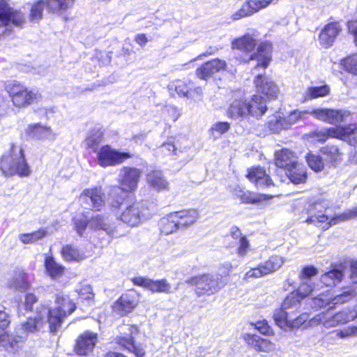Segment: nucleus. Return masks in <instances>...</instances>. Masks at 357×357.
<instances>
[{
	"label": "nucleus",
	"instance_id": "nucleus-2",
	"mask_svg": "<svg viewBox=\"0 0 357 357\" xmlns=\"http://www.w3.org/2000/svg\"><path fill=\"white\" fill-rule=\"evenodd\" d=\"M328 208L329 204L325 200H319L310 204L307 209L308 217L305 222L308 224H313L326 231L333 225L357 217V206L333 218H330L326 214Z\"/></svg>",
	"mask_w": 357,
	"mask_h": 357
},
{
	"label": "nucleus",
	"instance_id": "nucleus-45",
	"mask_svg": "<svg viewBox=\"0 0 357 357\" xmlns=\"http://www.w3.org/2000/svg\"><path fill=\"white\" fill-rule=\"evenodd\" d=\"M46 234L47 231L45 230L39 229L32 233L21 234L19 235V239L24 244L33 243L45 236Z\"/></svg>",
	"mask_w": 357,
	"mask_h": 357
},
{
	"label": "nucleus",
	"instance_id": "nucleus-29",
	"mask_svg": "<svg viewBox=\"0 0 357 357\" xmlns=\"http://www.w3.org/2000/svg\"><path fill=\"white\" fill-rule=\"evenodd\" d=\"M146 179L149 185L158 191L168 189V182L160 170H153L149 173Z\"/></svg>",
	"mask_w": 357,
	"mask_h": 357
},
{
	"label": "nucleus",
	"instance_id": "nucleus-20",
	"mask_svg": "<svg viewBox=\"0 0 357 357\" xmlns=\"http://www.w3.org/2000/svg\"><path fill=\"white\" fill-rule=\"evenodd\" d=\"M247 177L251 182L255 183L258 188H268L273 185L270 176L260 167H252L248 169Z\"/></svg>",
	"mask_w": 357,
	"mask_h": 357
},
{
	"label": "nucleus",
	"instance_id": "nucleus-48",
	"mask_svg": "<svg viewBox=\"0 0 357 357\" xmlns=\"http://www.w3.org/2000/svg\"><path fill=\"white\" fill-rule=\"evenodd\" d=\"M306 160L309 167L315 172H321L324 169V162L320 155L308 153Z\"/></svg>",
	"mask_w": 357,
	"mask_h": 357
},
{
	"label": "nucleus",
	"instance_id": "nucleus-33",
	"mask_svg": "<svg viewBox=\"0 0 357 357\" xmlns=\"http://www.w3.org/2000/svg\"><path fill=\"white\" fill-rule=\"evenodd\" d=\"M301 300L298 293L293 291L285 298L281 307L278 310L295 313L300 307Z\"/></svg>",
	"mask_w": 357,
	"mask_h": 357
},
{
	"label": "nucleus",
	"instance_id": "nucleus-19",
	"mask_svg": "<svg viewBox=\"0 0 357 357\" xmlns=\"http://www.w3.org/2000/svg\"><path fill=\"white\" fill-rule=\"evenodd\" d=\"M341 30V26L337 22L326 24L319 33L320 45L325 48L331 47Z\"/></svg>",
	"mask_w": 357,
	"mask_h": 357
},
{
	"label": "nucleus",
	"instance_id": "nucleus-39",
	"mask_svg": "<svg viewBox=\"0 0 357 357\" xmlns=\"http://www.w3.org/2000/svg\"><path fill=\"white\" fill-rule=\"evenodd\" d=\"M247 102L250 103L252 106L253 110H255L256 114H249V116L259 118L264 115L266 111V104L264 98L260 96L254 95L250 100Z\"/></svg>",
	"mask_w": 357,
	"mask_h": 357
},
{
	"label": "nucleus",
	"instance_id": "nucleus-26",
	"mask_svg": "<svg viewBox=\"0 0 357 357\" xmlns=\"http://www.w3.org/2000/svg\"><path fill=\"white\" fill-rule=\"evenodd\" d=\"M349 125L346 126H341L337 128H331L317 132V136L319 142H324L328 137H335L340 139L346 142V137L350 135V132H347Z\"/></svg>",
	"mask_w": 357,
	"mask_h": 357
},
{
	"label": "nucleus",
	"instance_id": "nucleus-8",
	"mask_svg": "<svg viewBox=\"0 0 357 357\" xmlns=\"http://www.w3.org/2000/svg\"><path fill=\"white\" fill-rule=\"evenodd\" d=\"M130 158V153L119 152L109 145L102 146L97 153L98 164L103 167L115 166Z\"/></svg>",
	"mask_w": 357,
	"mask_h": 357
},
{
	"label": "nucleus",
	"instance_id": "nucleus-10",
	"mask_svg": "<svg viewBox=\"0 0 357 357\" xmlns=\"http://www.w3.org/2000/svg\"><path fill=\"white\" fill-rule=\"evenodd\" d=\"M13 104L23 107L38 102L41 96L38 91H28L24 86L15 85L10 91Z\"/></svg>",
	"mask_w": 357,
	"mask_h": 357
},
{
	"label": "nucleus",
	"instance_id": "nucleus-41",
	"mask_svg": "<svg viewBox=\"0 0 357 357\" xmlns=\"http://www.w3.org/2000/svg\"><path fill=\"white\" fill-rule=\"evenodd\" d=\"M137 303L133 297L129 294L122 295L116 302L115 307L123 313H128L135 308Z\"/></svg>",
	"mask_w": 357,
	"mask_h": 357
},
{
	"label": "nucleus",
	"instance_id": "nucleus-24",
	"mask_svg": "<svg viewBox=\"0 0 357 357\" xmlns=\"http://www.w3.org/2000/svg\"><path fill=\"white\" fill-rule=\"evenodd\" d=\"M296 162L297 158L291 151L287 149H282L280 151H275V165L276 167L284 169L285 171Z\"/></svg>",
	"mask_w": 357,
	"mask_h": 357
},
{
	"label": "nucleus",
	"instance_id": "nucleus-6",
	"mask_svg": "<svg viewBox=\"0 0 357 357\" xmlns=\"http://www.w3.org/2000/svg\"><path fill=\"white\" fill-rule=\"evenodd\" d=\"M8 1L0 0V36L10 32L12 25L22 26L25 22L24 14L12 8Z\"/></svg>",
	"mask_w": 357,
	"mask_h": 357
},
{
	"label": "nucleus",
	"instance_id": "nucleus-61",
	"mask_svg": "<svg viewBox=\"0 0 357 357\" xmlns=\"http://www.w3.org/2000/svg\"><path fill=\"white\" fill-rule=\"evenodd\" d=\"M266 275L264 273L263 268L261 265H259L258 267L251 268L248 271L244 276L245 280H249L250 278H258Z\"/></svg>",
	"mask_w": 357,
	"mask_h": 357
},
{
	"label": "nucleus",
	"instance_id": "nucleus-47",
	"mask_svg": "<svg viewBox=\"0 0 357 357\" xmlns=\"http://www.w3.org/2000/svg\"><path fill=\"white\" fill-rule=\"evenodd\" d=\"M239 197L243 202L247 204L260 203L268 198L266 195L256 194L250 191L241 192Z\"/></svg>",
	"mask_w": 357,
	"mask_h": 357
},
{
	"label": "nucleus",
	"instance_id": "nucleus-30",
	"mask_svg": "<svg viewBox=\"0 0 357 357\" xmlns=\"http://www.w3.org/2000/svg\"><path fill=\"white\" fill-rule=\"evenodd\" d=\"M256 45V40L249 34L235 39L231 43L232 48L237 49L246 54L252 52Z\"/></svg>",
	"mask_w": 357,
	"mask_h": 357
},
{
	"label": "nucleus",
	"instance_id": "nucleus-64",
	"mask_svg": "<svg viewBox=\"0 0 357 357\" xmlns=\"http://www.w3.org/2000/svg\"><path fill=\"white\" fill-rule=\"evenodd\" d=\"M239 246L237 250L238 255L240 257H245L248 252L250 244L246 237L241 238V240L238 241Z\"/></svg>",
	"mask_w": 357,
	"mask_h": 357
},
{
	"label": "nucleus",
	"instance_id": "nucleus-25",
	"mask_svg": "<svg viewBox=\"0 0 357 357\" xmlns=\"http://www.w3.org/2000/svg\"><path fill=\"white\" fill-rule=\"evenodd\" d=\"M26 132L30 137L38 139L54 140L56 136L50 127L43 126L40 123L29 125Z\"/></svg>",
	"mask_w": 357,
	"mask_h": 357
},
{
	"label": "nucleus",
	"instance_id": "nucleus-1",
	"mask_svg": "<svg viewBox=\"0 0 357 357\" xmlns=\"http://www.w3.org/2000/svg\"><path fill=\"white\" fill-rule=\"evenodd\" d=\"M56 303L58 306L52 310L45 305L37 307L36 317H29L16 328V336L20 341H23L29 333L39 332L46 321L49 323L50 332L56 333L63 319L71 314L76 308L75 304L67 296H57Z\"/></svg>",
	"mask_w": 357,
	"mask_h": 357
},
{
	"label": "nucleus",
	"instance_id": "nucleus-58",
	"mask_svg": "<svg viewBox=\"0 0 357 357\" xmlns=\"http://www.w3.org/2000/svg\"><path fill=\"white\" fill-rule=\"evenodd\" d=\"M318 270L313 266H305L299 274L301 280H310L312 277L317 275Z\"/></svg>",
	"mask_w": 357,
	"mask_h": 357
},
{
	"label": "nucleus",
	"instance_id": "nucleus-53",
	"mask_svg": "<svg viewBox=\"0 0 357 357\" xmlns=\"http://www.w3.org/2000/svg\"><path fill=\"white\" fill-rule=\"evenodd\" d=\"M102 141L101 134L97 132L94 135H90L86 139V145L88 148L92 149L94 152L98 153L99 149L98 145Z\"/></svg>",
	"mask_w": 357,
	"mask_h": 357
},
{
	"label": "nucleus",
	"instance_id": "nucleus-44",
	"mask_svg": "<svg viewBox=\"0 0 357 357\" xmlns=\"http://www.w3.org/2000/svg\"><path fill=\"white\" fill-rule=\"evenodd\" d=\"M46 6V1L38 0L34 3L30 10L29 20L31 22H38L43 17V13Z\"/></svg>",
	"mask_w": 357,
	"mask_h": 357
},
{
	"label": "nucleus",
	"instance_id": "nucleus-32",
	"mask_svg": "<svg viewBox=\"0 0 357 357\" xmlns=\"http://www.w3.org/2000/svg\"><path fill=\"white\" fill-rule=\"evenodd\" d=\"M321 153L324 156L325 160L332 166H335L342 161V153L336 146H324L321 149Z\"/></svg>",
	"mask_w": 357,
	"mask_h": 357
},
{
	"label": "nucleus",
	"instance_id": "nucleus-13",
	"mask_svg": "<svg viewBox=\"0 0 357 357\" xmlns=\"http://www.w3.org/2000/svg\"><path fill=\"white\" fill-rule=\"evenodd\" d=\"M134 284L142 287L152 292L169 294L172 285L166 279L152 280L146 277H135L132 280Z\"/></svg>",
	"mask_w": 357,
	"mask_h": 357
},
{
	"label": "nucleus",
	"instance_id": "nucleus-63",
	"mask_svg": "<svg viewBox=\"0 0 357 357\" xmlns=\"http://www.w3.org/2000/svg\"><path fill=\"white\" fill-rule=\"evenodd\" d=\"M337 336L340 338H347L353 336H357V327L351 326L344 328L337 333Z\"/></svg>",
	"mask_w": 357,
	"mask_h": 357
},
{
	"label": "nucleus",
	"instance_id": "nucleus-57",
	"mask_svg": "<svg viewBox=\"0 0 357 357\" xmlns=\"http://www.w3.org/2000/svg\"><path fill=\"white\" fill-rule=\"evenodd\" d=\"M348 131L350 135L346 137V142L349 144L357 147V124H349Z\"/></svg>",
	"mask_w": 357,
	"mask_h": 357
},
{
	"label": "nucleus",
	"instance_id": "nucleus-62",
	"mask_svg": "<svg viewBox=\"0 0 357 357\" xmlns=\"http://www.w3.org/2000/svg\"><path fill=\"white\" fill-rule=\"evenodd\" d=\"M175 145L171 142H165L159 147V151L165 155H171L175 153Z\"/></svg>",
	"mask_w": 357,
	"mask_h": 357
},
{
	"label": "nucleus",
	"instance_id": "nucleus-21",
	"mask_svg": "<svg viewBox=\"0 0 357 357\" xmlns=\"http://www.w3.org/2000/svg\"><path fill=\"white\" fill-rule=\"evenodd\" d=\"M255 83L259 93L270 98L276 97L278 93V88L268 77L259 75L256 77Z\"/></svg>",
	"mask_w": 357,
	"mask_h": 357
},
{
	"label": "nucleus",
	"instance_id": "nucleus-4",
	"mask_svg": "<svg viewBox=\"0 0 357 357\" xmlns=\"http://www.w3.org/2000/svg\"><path fill=\"white\" fill-rule=\"evenodd\" d=\"M141 171L135 167H123L120 174V186L110 188L109 195L111 199V205L118 208L122 204L126 196V191H133L137 187L141 176Z\"/></svg>",
	"mask_w": 357,
	"mask_h": 357
},
{
	"label": "nucleus",
	"instance_id": "nucleus-37",
	"mask_svg": "<svg viewBox=\"0 0 357 357\" xmlns=\"http://www.w3.org/2000/svg\"><path fill=\"white\" fill-rule=\"evenodd\" d=\"M343 275L341 270L333 269L321 275V282L326 287H331L339 283L342 280Z\"/></svg>",
	"mask_w": 357,
	"mask_h": 357
},
{
	"label": "nucleus",
	"instance_id": "nucleus-34",
	"mask_svg": "<svg viewBox=\"0 0 357 357\" xmlns=\"http://www.w3.org/2000/svg\"><path fill=\"white\" fill-rule=\"evenodd\" d=\"M8 285L10 289L22 292L26 291L29 288L27 274L24 272L15 273L14 277L9 282Z\"/></svg>",
	"mask_w": 357,
	"mask_h": 357
},
{
	"label": "nucleus",
	"instance_id": "nucleus-17",
	"mask_svg": "<svg viewBox=\"0 0 357 357\" xmlns=\"http://www.w3.org/2000/svg\"><path fill=\"white\" fill-rule=\"evenodd\" d=\"M97 342V334L86 331L78 336L74 347V351L79 356H86L91 352Z\"/></svg>",
	"mask_w": 357,
	"mask_h": 357
},
{
	"label": "nucleus",
	"instance_id": "nucleus-51",
	"mask_svg": "<svg viewBox=\"0 0 357 357\" xmlns=\"http://www.w3.org/2000/svg\"><path fill=\"white\" fill-rule=\"evenodd\" d=\"M342 64L347 71L357 75V54L343 59Z\"/></svg>",
	"mask_w": 357,
	"mask_h": 357
},
{
	"label": "nucleus",
	"instance_id": "nucleus-3",
	"mask_svg": "<svg viewBox=\"0 0 357 357\" xmlns=\"http://www.w3.org/2000/svg\"><path fill=\"white\" fill-rule=\"evenodd\" d=\"M0 169L6 176L17 175L20 177H28L31 173L25 159L24 150L20 146L14 144H11L9 152L1 157Z\"/></svg>",
	"mask_w": 357,
	"mask_h": 357
},
{
	"label": "nucleus",
	"instance_id": "nucleus-5",
	"mask_svg": "<svg viewBox=\"0 0 357 357\" xmlns=\"http://www.w3.org/2000/svg\"><path fill=\"white\" fill-rule=\"evenodd\" d=\"M185 283L195 286V294L200 297L218 293L226 285L227 282L220 274L204 273L187 279Z\"/></svg>",
	"mask_w": 357,
	"mask_h": 357
},
{
	"label": "nucleus",
	"instance_id": "nucleus-31",
	"mask_svg": "<svg viewBox=\"0 0 357 357\" xmlns=\"http://www.w3.org/2000/svg\"><path fill=\"white\" fill-rule=\"evenodd\" d=\"M356 317L355 312L352 311H342L336 313L331 318L326 320L324 325L326 328L335 327L338 324H342L354 320Z\"/></svg>",
	"mask_w": 357,
	"mask_h": 357
},
{
	"label": "nucleus",
	"instance_id": "nucleus-38",
	"mask_svg": "<svg viewBox=\"0 0 357 357\" xmlns=\"http://www.w3.org/2000/svg\"><path fill=\"white\" fill-rule=\"evenodd\" d=\"M120 344L126 349L132 352L136 357H143L145 354L144 348L141 345H136L131 335L122 337L120 340Z\"/></svg>",
	"mask_w": 357,
	"mask_h": 357
},
{
	"label": "nucleus",
	"instance_id": "nucleus-56",
	"mask_svg": "<svg viewBox=\"0 0 357 357\" xmlns=\"http://www.w3.org/2000/svg\"><path fill=\"white\" fill-rule=\"evenodd\" d=\"M312 291V286L311 282L309 280L306 282L302 280V283L296 292L298 293V295L303 300L304 298L310 295Z\"/></svg>",
	"mask_w": 357,
	"mask_h": 357
},
{
	"label": "nucleus",
	"instance_id": "nucleus-15",
	"mask_svg": "<svg viewBox=\"0 0 357 357\" xmlns=\"http://www.w3.org/2000/svg\"><path fill=\"white\" fill-rule=\"evenodd\" d=\"M250 103L247 100H234L229 106L227 113L229 118L235 120L246 119L249 114H256Z\"/></svg>",
	"mask_w": 357,
	"mask_h": 357
},
{
	"label": "nucleus",
	"instance_id": "nucleus-35",
	"mask_svg": "<svg viewBox=\"0 0 357 357\" xmlns=\"http://www.w3.org/2000/svg\"><path fill=\"white\" fill-rule=\"evenodd\" d=\"M159 226L161 232L165 235L170 234L179 229L173 213L162 218L160 220Z\"/></svg>",
	"mask_w": 357,
	"mask_h": 357
},
{
	"label": "nucleus",
	"instance_id": "nucleus-28",
	"mask_svg": "<svg viewBox=\"0 0 357 357\" xmlns=\"http://www.w3.org/2000/svg\"><path fill=\"white\" fill-rule=\"evenodd\" d=\"M285 174L294 184L303 183L307 179V172L302 164L298 162L285 170Z\"/></svg>",
	"mask_w": 357,
	"mask_h": 357
},
{
	"label": "nucleus",
	"instance_id": "nucleus-11",
	"mask_svg": "<svg viewBox=\"0 0 357 357\" xmlns=\"http://www.w3.org/2000/svg\"><path fill=\"white\" fill-rule=\"evenodd\" d=\"M278 0H246L242 4L241 8L232 14L234 20H238L243 17L252 15L261 9L266 8L269 5L276 3Z\"/></svg>",
	"mask_w": 357,
	"mask_h": 357
},
{
	"label": "nucleus",
	"instance_id": "nucleus-40",
	"mask_svg": "<svg viewBox=\"0 0 357 357\" xmlns=\"http://www.w3.org/2000/svg\"><path fill=\"white\" fill-rule=\"evenodd\" d=\"M45 268L52 278H60L63 273V267L57 264L52 257H48L45 261Z\"/></svg>",
	"mask_w": 357,
	"mask_h": 357
},
{
	"label": "nucleus",
	"instance_id": "nucleus-52",
	"mask_svg": "<svg viewBox=\"0 0 357 357\" xmlns=\"http://www.w3.org/2000/svg\"><path fill=\"white\" fill-rule=\"evenodd\" d=\"M77 292L81 299L89 301L93 299L94 294L92 291V287L86 283H81L80 287L77 289Z\"/></svg>",
	"mask_w": 357,
	"mask_h": 357
},
{
	"label": "nucleus",
	"instance_id": "nucleus-49",
	"mask_svg": "<svg viewBox=\"0 0 357 357\" xmlns=\"http://www.w3.org/2000/svg\"><path fill=\"white\" fill-rule=\"evenodd\" d=\"M172 86L174 87L178 96L187 97L190 90L192 89V83L190 81L186 82L181 80H176L172 82Z\"/></svg>",
	"mask_w": 357,
	"mask_h": 357
},
{
	"label": "nucleus",
	"instance_id": "nucleus-18",
	"mask_svg": "<svg viewBox=\"0 0 357 357\" xmlns=\"http://www.w3.org/2000/svg\"><path fill=\"white\" fill-rule=\"evenodd\" d=\"M227 66L225 61L221 59H213L206 62L196 70L197 77L202 79H207L213 74L224 70Z\"/></svg>",
	"mask_w": 357,
	"mask_h": 357
},
{
	"label": "nucleus",
	"instance_id": "nucleus-43",
	"mask_svg": "<svg viewBox=\"0 0 357 357\" xmlns=\"http://www.w3.org/2000/svg\"><path fill=\"white\" fill-rule=\"evenodd\" d=\"M330 92V89L327 85L320 86H311L307 88L305 100L314 99L327 96Z\"/></svg>",
	"mask_w": 357,
	"mask_h": 357
},
{
	"label": "nucleus",
	"instance_id": "nucleus-16",
	"mask_svg": "<svg viewBox=\"0 0 357 357\" xmlns=\"http://www.w3.org/2000/svg\"><path fill=\"white\" fill-rule=\"evenodd\" d=\"M272 46L267 42L261 43L257 47V52L251 54L243 59L245 62L250 61H257L255 68L261 66L264 68L268 67L271 58Z\"/></svg>",
	"mask_w": 357,
	"mask_h": 357
},
{
	"label": "nucleus",
	"instance_id": "nucleus-14",
	"mask_svg": "<svg viewBox=\"0 0 357 357\" xmlns=\"http://www.w3.org/2000/svg\"><path fill=\"white\" fill-rule=\"evenodd\" d=\"M145 208L140 202H135L126 206L121 215V220L130 227L138 225L145 218Z\"/></svg>",
	"mask_w": 357,
	"mask_h": 357
},
{
	"label": "nucleus",
	"instance_id": "nucleus-12",
	"mask_svg": "<svg viewBox=\"0 0 357 357\" xmlns=\"http://www.w3.org/2000/svg\"><path fill=\"white\" fill-rule=\"evenodd\" d=\"M310 114L314 118L331 124H336L347 121L351 113L347 110H335L319 108L312 110Z\"/></svg>",
	"mask_w": 357,
	"mask_h": 357
},
{
	"label": "nucleus",
	"instance_id": "nucleus-9",
	"mask_svg": "<svg viewBox=\"0 0 357 357\" xmlns=\"http://www.w3.org/2000/svg\"><path fill=\"white\" fill-rule=\"evenodd\" d=\"M104 194L100 188L85 189L80 195L79 200L82 206L93 211H100L104 206Z\"/></svg>",
	"mask_w": 357,
	"mask_h": 357
},
{
	"label": "nucleus",
	"instance_id": "nucleus-60",
	"mask_svg": "<svg viewBox=\"0 0 357 357\" xmlns=\"http://www.w3.org/2000/svg\"><path fill=\"white\" fill-rule=\"evenodd\" d=\"M75 229L77 234L81 236L87 227L88 222L86 218L80 216L74 218Z\"/></svg>",
	"mask_w": 357,
	"mask_h": 357
},
{
	"label": "nucleus",
	"instance_id": "nucleus-42",
	"mask_svg": "<svg viewBox=\"0 0 357 357\" xmlns=\"http://www.w3.org/2000/svg\"><path fill=\"white\" fill-rule=\"evenodd\" d=\"M356 296V292L353 289H349L347 291H342L341 294H339L334 296H330L331 301V308L333 309L337 305H341L344 303H347L351 300Z\"/></svg>",
	"mask_w": 357,
	"mask_h": 357
},
{
	"label": "nucleus",
	"instance_id": "nucleus-7",
	"mask_svg": "<svg viewBox=\"0 0 357 357\" xmlns=\"http://www.w3.org/2000/svg\"><path fill=\"white\" fill-rule=\"evenodd\" d=\"M273 318L275 324L282 329L298 328L309 319L307 313H303L296 316V312L291 313L282 310H275Z\"/></svg>",
	"mask_w": 357,
	"mask_h": 357
},
{
	"label": "nucleus",
	"instance_id": "nucleus-27",
	"mask_svg": "<svg viewBox=\"0 0 357 357\" xmlns=\"http://www.w3.org/2000/svg\"><path fill=\"white\" fill-rule=\"evenodd\" d=\"M246 342L256 351L269 352L274 349V344L270 340L261 338L256 335L246 334L245 336Z\"/></svg>",
	"mask_w": 357,
	"mask_h": 357
},
{
	"label": "nucleus",
	"instance_id": "nucleus-23",
	"mask_svg": "<svg viewBox=\"0 0 357 357\" xmlns=\"http://www.w3.org/2000/svg\"><path fill=\"white\" fill-rule=\"evenodd\" d=\"M89 224L92 229L104 230L108 234L114 237L121 236L123 234L118 231L117 227H112L109 224L107 218L100 214L92 217Z\"/></svg>",
	"mask_w": 357,
	"mask_h": 357
},
{
	"label": "nucleus",
	"instance_id": "nucleus-55",
	"mask_svg": "<svg viewBox=\"0 0 357 357\" xmlns=\"http://www.w3.org/2000/svg\"><path fill=\"white\" fill-rule=\"evenodd\" d=\"M307 114V112L305 111L302 112L299 110H294V112H291L288 116L284 118L288 128L297 123L298 120L302 119L303 116Z\"/></svg>",
	"mask_w": 357,
	"mask_h": 357
},
{
	"label": "nucleus",
	"instance_id": "nucleus-54",
	"mask_svg": "<svg viewBox=\"0 0 357 357\" xmlns=\"http://www.w3.org/2000/svg\"><path fill=\"white\" fill-rule=\"evenodd\" d=\"M268 125L270 130L273 132H279L282 129H288L284 118L275 117L274 120L269 121Z\"/></svg>",
	"mask_w": 357,
	"mask_h": 357
},
{
	"label": "nucleus",
	"instance_id": "nucleus-22",
	"mask_svg": "<svg viewBox=\"0 0 357 357\" xmlns=\"http://www.w3.org/2000/svg\"><path fill=\"white\" fill-rule=\"evenodd\" d=\"M179 229H185L194 225L199 218V213L195 209L183 210L173 213Z\"/></svg>",
	"mask_w": 357,
	"mask_h": 357
},
{
	"label": "nucleus",
	"instance_id": "nucleus-59",
	"mask_svg": "<svg viewBox=\"0 0 357 357\" xmlns=\"http://www.w3.org/2000/svg\"><path fill=\"white\" fill-rule=\"evenodd\" d=\"M230 128V124L228 122H218L213 125L211 128V132H217L219 135L227 132Z\"/></svg>",
	"mask_w": 357,
	"mask_h": 357
},
{
	"label": "nucleus",
	"instance_id": "nucleus-36",
	"mask_svg": "<svg viewBox=\"0 0 357 357\" xmlns=\"http://www.w3.org/2000/svg\"><path fill=\"white\" fill-rule=\"evenodd\" d=\"M284 263V259L278 255H273L264 264H261L265 275L277 271Z\"/></svg>",
	"mask_w": 357,
	"mask_h": 357
},
{
	"label": "nucleus",
	"instance_id": "nucleus-46",
	"mask_svg": "<svg viewBox=\"0 0 357 357\" xmlns=\"http://www.w3.org/2000/svg\"><path fill=\"white\" fill-rule=\"evenodd\" d=\"M61 255L63 259L68 261H79L82 258L79 251L70 245L63 247Z\"/></svg>",
	"mask_w": 357,
	"mask_h": 357
},
{
	"label": "nucleus",
	"instance_id": "nucleus-50",
	"mask_svg": "<svg viewBox=\"0 0 357 357\" xmlns=\"http://www.w3.org/2000/svg\"><path fill=\"white\" fill-rule=\"evenodd\" d=\"M312 305H313V307L317 309L325 308L327 307L328 309H331L330 296L328 295L321 294L312 298Z\"/></svg>",
	"mask_w": 357,
	"mask_h": 357
}]
</instances>
